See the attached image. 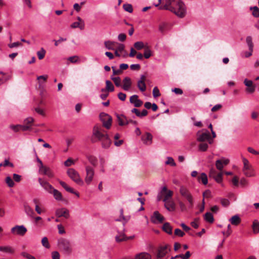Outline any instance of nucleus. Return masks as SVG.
<instances>
[{
  "label": "nucleus",
  "mask_w": 259,
  "mask_h": 259,
  "mask_svg": "<svg viewBox=\"0 0 259 259\" xmlns=\"http://www.w3.org/2000/svg\"><path fill=\"white\" fill-rule=\"evenodd\" d=\"M163 9L168 10L180 18L185 16L187 10L184 3L182 0H163Z\"/></svg>",
  "instance_id": "f257e3e1"
},
{
  "label": "nucleus",
  "mask_w": 259,
  "mask_h": 259,
  "mask_svg": "<svg viewBox=\"0 0 259 259\" xmlns=\"http://www.w3.org/2000/svg\"><path fill=\"white\" fill-rule=\"evenodd\" d=\"M91 141L93 143L100 141L102 147L105 149L108 148L111 143L107 133L103 129V126L99 124L95 125L93 127Z\"/></svg>",
  "instance_id": "f03ea898"
},
{
  "label": "nucleus",
  "mask_w": 259,
  "mask_h": 259,
  "mask_svg": "<svg viewBox=\"0 0 259 259\" xmlns=\"http://www.w3.org/2000/svg\"><path fill=\"white\" fill-rule=\"evenodd\" d=\"M57 245L59 250L64 254L69 255L72 253V244L69 239L61 238L58 240Z\"/></svg>",
  "instance_id": "7ed1b4c3"
},
{
  "label": "nucleus",
  "mask_w": 259,
  "mask_h": 259,
  "mask_svg": "<svg viewBox=\"0 0 259 259\" xmlns=\"http://www.w3.org/2000/svg\"><path fill=\"white\" fill-rule=\"evenodd\" d=\"M243 167L242 171L244 175L247 177H252L255 176V172L249 161L245 157H242Z\"/></svg>",
  "instance_id": "20e7f679"
},
{
  "label": "nucleus",
  "mask_w": 259,
  "mask_h": 259,
  "mask_svg": "<svg viewBox=\"0 0 259 259\" xmlns=\"http://www.w3.org/2000/svg\"><path fill=\"white\" fill-rule=\"evenodd\" d=\"M67 175L69 178L77 184L80 186L83 185V180L80 178L78 172L74 169L69 168L67 170Z\"/></svg>",
  "instance_id": "39448f33"
},
{
  "label": "nucleus",
  "mask_w": 259,
  "mask_h": 259,
  "mask_svg": "<svg viewBox=\"0 0 259 259\" xmlns=\"http://www.w3.org/2000/svg\"><path fill=\"white\" fill-rule=\"evenodd\" d=\"M180 193L182 196L188 201L189 207H192L193 205V198L189 190L186 187L181 186L180 188Z\"/></svg>",
  "instance_id": "423d86ee"
},
{
  "label": "nucleus",
  "mask_w": 259,
  "mask_h": 259,
  "mask_svg": "<svg viewBox=\"0 0 259 259\" xmlns=\"http://www.w3.org/2000/svg\"><path fill=\"white\" fill-rule=\"evenodd\" d=\"M100 118L103 123V126L106 129L110 128L112 124V118L110 115L102 112L100 114Z\"/></svg>",
  "instance_id": "0eeeda50"
},
{
  "label": "nucleus",
  "mask_w": 259,
  "mask_h": 259,
  "mask_svg": "<svg viewBox=\"0 0 259 259\" xmlns=\"http://www.w3.org/2000/svg\"><path fill=\"white\" fill-rule=\"evenodd\" d=\"M86 175L84 178V181L87 185H90L95 175L94 169L91 166L88 165L85 166Z\"/></svg>",
  "instance_id": "6e6552de"
},
{
  "label": "nucleus",
  "mask_w": 259,
  "mask_h": 259,
  "mask_svg": "<svg viewBox=\"0 0 259 259\" xmlns=\"http://www.w3.org/2000/svg\"><path fill=\"white\" fill-rule=\"evenodd\" d=\"M27 231L26 228L23 225H16L11 229V232L13 234L21 236H23Z\"/></svg>",
  "instance_id": "1a4fd4ad"
},
{
  "label": "nucleus",
  "mask_w": 259,
  "mask_h": 259,
  "mask_svg": "<svg viewBox=\"0 0 259 259\" xmlns=\"http://www.w3.org/2000/svg\"><path fill=\"white\" fill-rule=\"evenodd\" d=\"M197 141L199 142H204L207 141L209 144H211L213 140L210 137V135L208 132H205L203 133H197Z\"/></svg>",
  "instance_id": "9d476101"
},
{
  "label": "nucleus",
  "mask_w": 259,
  "mask_h": 259,
  "mask_svg": "<svg viewBox=\"0 0 259 259\" xmlns=\"http://www.w3.org/2000/svg\"><path fill=\"white\" fill-rule=\"evenodd\" d=\"M169 251L170 248L168 245L159 247L156 254L157 259H164V256Z\"/></svg>",
  "instance_id": "9b49d317"
},
{
  "label": "nucleus",
  "mask_w": 259,
  "mask_h": 259,
  "mask_svg": "<svg viewBox=\"0 0 259 259\" xmlns=\"http://www.w3.org/2000/svg\"><path fill=\"white\" fill-rule=\"evenodd\" d=\"M38 182L41 186L44 189H45L49 193H52L54 188L51 185H50L47 181L42 180V179L40 178L38 179Z\"/></svg>",
  "instance_id": "f8f14e48"
},
{
  "label": "nucleus",
  "mask_w": 259,
  "mask_h": 259,
  "mask_svg": "<svg viewBox=\"0 0 259 259\" xmlns=\"http://www.w3.org/2000/svg\"><path fill=\"white\" fill-rule=\"evenodd\" d=\"M39 171L40 174L47 175L50 178H52L54 176V175L50 168L44 165L39 166Z\"/></svg>",
  "instance_id": "ddd939ff"
},
{
  "label": "nucleus",
  "mask_w": 259,
  "mask_h": 259,
  "mask_svg": "<svg viewBox=\"0 0 259 259\" xmlns=\"http://www.w3.org/2000/svg\"><path fill=\"white\" fill-rule=\"evenodd\" d=\"M0 251L6 253L13 254L15 252V249L11 246L4 245L0 246Z\"/></svg>",
  "instance_id": "4468645a"
},
{
  "label": "nucleus",
  "mask_w": 259,
  "mask_h": 259,
  "mask_svg": "<svg viewBox=\"0 0 259 259\" xmlns=\"http://www.w3.org/2000/svg\"><path fill=\"white\" fill-rule=\"evenodd\" d=\"M164 217L160 214L158 211H155L153 213L152 217V221L154 223H162L164 221Z\"/></svg>",
  "instance_id": "2eb2a0df"
},
{
  "label": "nucleus",
  "mask_w": 259,
  "mask_h": 259,
  "mask_svg": "<svg viewBox=\"0 0 259 259\" xmlns=\"http://www.w3.org/2000/svg\"><path fill=\"white\" fill-rule=\"evenodd\" d=\"M116 117L118 124L120 126H123L130 123V121L128 120L127 118L122 114H116Z\"/></svg>",
  "instance_id": "dca6fc26"
},
{
  "label": "nucleus",
  "mask_w": 259,
  "mask_h": 259,
  "mask_svg": "<svg viewBox=\"0 0 259 259\" xmlns=\"http://www.w3.org/2000/svg\"><path fill=\"white\" fill-rule=\"evenodd\" d=\"M130 101L134 104L136 107H139L142 105L143 102L138 99V96L136 95L132 96L130 97Z\"/></svg>",
  "instance_id": "f3484780"
},
{
  "label": "nucleus",
  "mask_w": 259,
  "mask_h": 259,
  "mask_svg": "<svg viewBox=\"0 0 259 259\" xmlns=\"http://www.w3.org/2000/svg\"><path fill=\"white\" fill-rule=\"evenodd\" d=\"M56 215L59 218L64 217L65 218H68L69 217V213L67 209L65 208H60L56 210Z\"/></svg>",
  "instance_id": "a211bd4d"
},
{
  "label": "nucleus",
  "mask_w": 259,
  "mask_h": 259,
  "mask_svg": "<svg viewBox=\"0 0 259 259\" xmlns=\"http://www.w3.org/2000/svg\"><path fill=\"white\" fill-rule=\"evenodd\" d=\"M132 83L131 79L129 77L126 76L124 77L123 80L122 89L124 91H128L131 87Z\"/></svg>",
  "instance_id": "6ab92c4d"
},
{
  "label": "nucleus",
  "mask_w": 259,
  "mask_h": 259,
  "mask_svg": "<svg viewBox=\"0 0 259 259\" xmlns=\"http://www.w3.org/2000/svg\"><path fill=\"white\" fill-rule=\"evenodd\" d=\"M164 206L169 211H174L176 210V203L173 200L164 202Z\"/></svg>",
  "instance_id": "aec40b11"
},
{
  "label": "nucleus",
  "mask_w": 259,
  "mask_h": 259,
  "mask_svg": "<svg viewBox=\"0 0 259 259\" xmlns=\"http://www.w3.org/2000/svg\"><path fill=\"white\" fill-rule=\"evenodd\" d=\"M59 182L60 184L61 185V186L62 187H63L66 190V191H67V192H69L70 193H71L72 194H74L78 197H79V195L78 193L75 192L74 191V190L72 188L69 187L66 183H65L64 182H63L62 181H59Z\"/></svg>",
  "instance_id": "412c9836"
},
{
  "label": "nucleus",
  "mask_w": 259,
  "mask_h": 259,
  "mask_svg": "<svg viewBox=\"0 0 259 259\" xmlns=\"http://www.w3.org/2000/svg\"><path fill=\"white\" fill-rule=\"evenodd\" d=\"M142 140L144 144L150 145L152 143V135L149 133H146L145 135L142 137Z\"/></svg>",
  "instance_id": "4be33fe9"
},
{
  "label": "nucleus",
  "mask_w": 259,
  "mask_h": 259,
  "mask_svg": "<svg viewBox=\"0 0 259 259\" xmlns=\"http://www.w3.org/2000/svg\"><path fill=\"white\" fill-rule=\"evenodd\" d=\"M229 221L232 225L237 226L240 224L241 219L238 215H235L230 219Z\"/></svg>",
  "instance_id": "5701e85b"
},
{
  "label": "nucleus",
  "mask_w": 259,
  "mask_h": 259,
  "mask_svg": "<svg viewBox=\"0 0 259 259\" xmlns=\"http://www.w3.org/2000/svg\"><path fill=\"white\" fill-rule=\"evenodd\" d=\"M135 259H151V257L148 253L142 252L137 254Z\"/></svg>",
  "instance_id": "b1692460"
},
{
  "label": "nucleus",
  "mask_w": 259,
  "mask_h": 259,
  "mask_svg": "<svg viewBox=\"0 0 259 259\" xmlns=\"http://www.w3.org/2000/svg\"><path fill=\"white\" fill-rule=\"evenodd\" d=\"M130 239L133 238V237H130ZM129 239V238H127L125 237V234L123 233H119L115 237V240L117 242H121L122 241H125Z\"/></svg>",
  "instance_id": "393cba45"
},
{
  "label": "nucleus",
  "mask_w": 259,
  "mask_h": 259,
  "mask_svg": "<svg viewBox=\"0 0 259 259\" xmlns=\"http://www.w3.org/2000/svg\"><path fill=\"white\" fill-rule=\"evenodd\" d=\"M24 210L26 214L30 217H32L34 212L32 208L27 204H25L24 205Z\"/></svg>",
  "instance_id": "a878e982"
},
{
  "label": "nucleus",
  "mask_w": 259,
  "mask_h": 259,
  "mask_svg": "<svg viewBox=\"0 0 259 259\" xmlns=\"http://www.w3.org/2000/svg\"><path fill=\"white\" fill-rule=\"evenodd\" d=\"M162 229L168 234H172V227L169 223H165L162 226Z\"/></svg>",
  "instance_id": "bb28decb"
},
{
  "label": "nucleus",
  "mask_w": 259,
  "mask_h": 259,
  "mask_svg": "<svg viewBox=\"0 0 259 259\" xmlns=\"http://www.w3.org/2000/svg\"><path fill=\"white\" fill-rule=\"evenodd\" d=\"M204 220L209 223H212L214 222V218L211 213L206 212L204 216Z\"/></svg>",
  "instance_id": "cd10ccee"
},
{
  "label": "nucleus",
  "mask_w": 259,
  "mask_h": 259,
  "mask_svg": "<svg viewBox=\"0 0 259 259\" xmlns=\"http://www.w3.org/2000/svg\"><path fill=\"white\" fill-rule=\"evenodd\" d=\"M198 181H201L204 185H206L208 183L207 175L205 173H201L200 176L198 177Z\"/></svg>",
  "instance_id": "c85d7f7f"
},
{
  "label": "nucleus",
  "mask_w": 259,
  "mask_h": 259,
  "mask_svg": "<svg viewBox=\"0 0 259 259\" xmlns=\"http://www.w3.org/2000/svg\"><path fill=\"white\" fill-rule=\"evenodd\" d=\"M246 42L248 47L249 50L253 51V44L252 42V37L250 36H248L246 38Z\"/></svg>",
  "instance_id": "c756f323"
},
{
  "label": "nucleus",
  "mask_w": 259,
  "mask_h": 259,
  "mask_svg": "<svg viewBox=\"0 0 259 259\" xmlns=\"http://www.w3.org/2000/svg\"><path fill=\"white\" fill-rule=\"evenodd\" d=\"M51 194H53L54 198L57 200H61L62 199V196L61 192L57 189H54Z\"/></svg>",
  "instance_id": "7c9ffc66"
},
{
  "label": "nucleus",
  "mask_w": 259,
  "mask_h": 259,
  "mask_svg": "<svg viewBox=\"0 0 259 259\" xmlns=\"http://www.w3.org/2000/svg\"><path fill=\"white\" fill-rule=\"evenodd\" d=\"M116 44V42H115L114 41H109V40L106 41L104 42L105 47L107 49L110 50H114V46L115 44Z\"/></svg>",
  "instance_id": "2f4dec72"
},
{
  "label": "nucleus",
  "mask_w": 259,
  "mask_h": 259,
  "mask_svg": "<svg viewBox=\"0 0 259 259\" xmlns=\"http://www.w3.org/2000/svg\"><path fill=\"white\" fill-rule=\"evenodd\" d=\"M71 27L72 28H75L78 27L81 30H82L84 29V23L81 22V23H80L79 22H75L71 25Z\"/></svg>",
  "instance_id": "473e14b6"
},
{
  "label": "nucleus",
  "mask_w": 259,
  "mask_h": 259,
  "mask_svg": "<svg viewBox=\"0 0 259 259\" xmlns=\"http://www.w3.org/2000/svg\"><path fill=\"white\" fill-rule=\"evenodd\" d=\"M106 90L108 92H113L114 90V85L110 80L106 81Z\"/></svg>",
  "instance_id": "72a5a7b5"
},
{
  "label": "nucleus",
  "mask_w": 259,
  "mask_h": 259,
  "mask_svg": "<svg viewBox=\"0 0 259 259\" xmlns=\"http://www.w3.org/2000/svg\"><path fill=\"white\" fill-rule=\"evenodd\" d=\"M137 86L141 92H143L146 90V84L145 82H142V81H138Z\"/></svg>",
  "instance_id": "f704fd0d"
},
{
  "label": "nucleus",
  "mask_w": 259,
  "mask_h": 259,
  "mask_svg": "<svg viewBox=\"0 0 259 259\" xmlns=\"http://www.w3.org/2000/svg\"><path fill=\"white\" fill-rule=\"evenodd\" d=\"M8 79H9L8 76L4 73L3 72H0V85L3 84Z\"/></svg>",
  "instance_id": "c9c22d12"
},
{
  "label": "nucleus",
  "mask_w": 259,
  "mask_h": 259,
  "mask_svg": "<svg viewBox=\"0 0 259 259\" xmlns=\"http://www.w3.org/2000/svg\"><path fill=\"white\" fill-rule=\"evenodd\" d=\"M252 229L254 233L259 232V222L254 221L252 224Z\"/></svg>",
  "instance_id": "e433bc0d"
},
{
  "label": "nucleus",
  "mask_w": 259,
  "mask_h": 259,
  "mask_svg": "<svg viewBox=\"0 0 259 259\" xmlns=\"http://www.w3.org/2000/svg\"><path fill=\"white\" fill-rule=\"evenodd\" d=\"M111 79L113 80L116 87H120L121 85V79L119 77H111Z\"/></svg>",
  "instance_id": "4c0bfd02"
},
{
  "label": "nucleus",
  "mask_w": 259,
  "mask_h": 259,
  "mask_svg": "<svg viewBox=\"0 0 259 259\" xmlns=\"http://www.w3.org/2000/svg\"><path fill=\"white\" fill-rule=\"evenodd\" d=\"M250 10H252V15L255 17H259V9L257 6L250 7Z\"/></svg>",
  "instance_id": "58836bf2"
},
{
  "label": "nucleus",
  "mask_w": 259,
  "mask_h": 259,
  "mask_svg": "<svg viewBox=\"0 0 259 259\" xmlns=\"http://www.w3.org/2000/svg\"><path fill=\"white\" fill-rule=\"evenodd\" d=\"M41 244L42 246L46 247V248H49L50 247L48 239L46 237H44V238H42L41 240Z\"/></svg>",
  "instance_id": "ea45409f"
},
{
  "label": "nucleus",
  "mask_w": 259,
  "mask_h": 259,
  "mask_svg": "<svg viewBox=\"0 0 259 259\" xmlns=\"http://www.w3.org/2000/svg\"><path fill=\"white\" fill-rule=\"evenodd\" d=\"M48 78V76L47 75H40L38 76L37 77V79L39 81V85H40L43 81L44 82H46L47 79Z\"/></svg>",
  "instance_id": "a19ab883"
},
{
  "label": "nucleus",
  "mask_w": 259,
  "mask_h": 259,
  "mask_svg": "<svg viewBox=\"0 0 259 259\" xmlns=\"http://www.w3.org/2000/svg\"><path fill=\"white\" fill-rule=\"evenodd\" d=\"M123 9L129 13H132L133 11L132 5L129 4H125L123 5Z\"/></svg>",
  "instance_id": "79ce46f5"
},
{
  "label": "nucleus",
  "mask_w": 259,
  "mask_h": 259,
  "mask_svg": "<svg viewBox=\"0 0 259 259\" xmlns=\"http://www.w3.org/2000/svg\"><path fill=\"white\" fill-rule=\"evenodd\" d=\"M173 194V192L171 190H168L167 192L165 193V195L163 199V202H166V201H168V199L172 197Z\"/></svg>",
  "instance_id": "37998d69"
},
{
  "label": "nucleus",
  "mask_w": 259,
  "mask_h": 259,
  "mask_svg": "<svg viewBox=\"0 0 259 259\" xmlns=\"http://www.w3.org/2000/svg\"><path fill=\"white\" fill-rule=\"evenodd\" d=\"M46 54V51L43 48H41L39 51L37 52L38 58L39 60L42 59Z\"/></svg>",
  "instance_id": "c03bdc74"
},
{
  "label": "nucleus",
  "mask_w": 259,
  "mask_h": 259,
  "mask_svg": "<svg viewBox=\"0 0 259 259\" xmlns=\"http://www.w3.org/2000/svg\"><path fill=\"white\" fill-rule=\"evenodd\" d=\"M134 47L138 50H140L144 47L142 41H137L134 44Z\"/></svg>",
  "instance_id": "a18cd8bd"
},
{
  "label": "nucleus",
  "mask_w": 259,
  "mask_h": 259,
  "mask_svg": "<svg viewBox=\"0 0 259 259\" xmlns=\"http://www.w3.org/2000/svg\"><path fill=\"white\" fill-rule=\"evenodd\" d=\"M6 183L10 187H13L14 186V182L10 176L6 177Z\"/></svg>",
  "instance_id": "49530a36"
},
{
  "label": "nucleus",
  "mask_w": 259,
  "mask_h": 259,
  "mask_svg": "<svg viewBox=\"0 0 259 259\" xmlns=\"http://www.w3.org/2000/svg\"><path fill=\"white\" fill-rule=\"evenodd\" d=\"M88 159L89 160V161H90V162L94 166H96L97 164V159L93 156H88Z\"/></svg>",
  "instance_id": "de8ad7c7"
},
{
  "label": "nucleus",
  "mask_w": 259,
  "mask_h": 259,
  "mask_svg": "<svg viewBox=\"0 0 259 259\" xmlns=\"http://www.w3.org/2000/svg\"><path fill=\"white\" fill-rule=\"evenodd\" d=\"M165 164L167 165L169 164L173 166H175L176 165L174 159L171 157H168L167 158V160L165 161Z\"/></svg>",
  "instance_id": "09e8293b"
},
{
  "label": "nucleus",
  "mask_w": 259,
  "mask_h": 259,
  "mask_svg": "<svg viewBox=\"0 0 259 259\" xmlns=\"http://www.w3.org/2000/svg\"><path fill=\"white\" fill-rule=\"evenodd\" d=\"M208 144L206 143H202L199 146V149L201 151H205L208 148Z\"/></svg>",
  "instance_id": "8fccbe9b"
},
{
  "label": "nucleus",
  "mask_w": 259,
  "mask_h": 259,
  "mask_svg": "<svg viewBox=\"0 0 259 259\" xmlns=\"http://www.w3.org/2000/svg\"><path fill=\"white\" fill-rule=\"evenodd\" d=\"M217 168L219 170H222L224 167V165L221 160H217L215 162Z\"/></svg>",
  "instance_id": "3c124183"
},
{
  "label": "nucleus",
  "mask_w": 259,
  "mask_h": 259,
  "mask_svg": "<svg viewBox=\"0 0 259 259\" xmlns=\"http://www.w3.org/2000/svg\"><path fill=\"white\" fill-rule=\"evenodd\" d=\"M21 255L27 259H36L34 256L25 251L22 252Z\"/></svg>",
  "instance_id": "603ef678"
},
{
  "label": "nucleus",
  "mask_w": 259,
  "mask_h": 259,
  "mask_svg": "<svg viewBox=\"0 0 259 259\" xmlns=\"http://www.w3.org/2000/svg\"><path fill=\"white\" fill-rule=\"evenodd\" d=\"M222 172H220L216 176H214L213 178L215 179V181L219 183H220L222 181Z\"/></svg>",
  "instance_id": "864d4df0"
},
{
  "label": "nucleus",
  "mask_w": 259,
  "mask_h": 259,
  "mask_svg": "<svg viewBox=\"0 0 259 259\" xmlns=\"http://www.w3.org/2000/svg\"><path fill=\"white\" fill-rule=\"evenodd\" d=\"M153 96L154 98L159 97L160 93L157 87H155L153 90Z\"/></svg>",
  "instance_id": "5fc2aeb1"
},
{
  "label": "nucleus",
  "mask_w": 259,
  "mask_h": 259,
  "mask_svg": "<svg viewBox=\"0 0 259 259\" xmlns=\"http://www.w3.org/2000/svg\"><path fill=\"white\" fill-rule=\"evenodd\" d=\"M10 128L12 129L14 132H17L20 130L21 125L17 124V125H11L10 126Z\"/></svg>",
  "instance_id": "6e6d98bb"
},
{
  "label": "nucleus",
  "mask_w": 259,
  "mask_h": 259,
  "mask_svg": "<svg viewBox=\"0 0 259 259\" xmlns=\"http://www.w3.org/2000/svg\"><path fill=\"white\" fill-rule=\"evenodd\" d=\"M221 203L224 207H227L230 204V201L228 199L225 198L221 199Z\"/></svg>",
  "instance_id": "4d7b16f0"
},
{
  "label": "nucleus",
  "mask_w": 259,
  "mask_h": 259,
  "mask_svg": "<svg viewBox=\"0 0 259 259\" xmlns=\"http://www.w3.org/2000/svg\"><path fill=\"white\" fill-rule=\"evenodd\" d=\"M151 56V52L150 49L147 48L145 50L144 56L146 59L149 58Z\"/></svg>",
  "instance_id": "13d9d810"
},
{
  "label": "nucleus",
  "mask_w": 259,
  "mask_h": 259,
  "mask_svg": "<svg viewBox=\"0 0 259 259\" xmlns=\"http://www.w3.org/2000/svg\"><path fill=\"white\" fill-rule=\"evenodd\" d=\"M78 57L74 56L68 58V60L72 63H75L78 61Z\"/></svg>",
  "instance_id": "bf43d9fd"
},
{
  "label": "nucleus",
  "mask_w": 259,
  "mask_h": 259,
  "mask_svg": "<svg viewBox=\"0 0 259 259\" xmlns=\"http://www.w3.org/2000/svg\"><path fill=\"white\" fill-rule=\"evenodd\" d=\"M111 68L112 69L113 74L114 75H118V74H121L122 73V71H121L120 68L118 69H116L115 67H114V66H112L111 67Z\"/></svg>",
  "instance_id": "052dcab7"
},
{
  "label": "nucleus",
  "mask_w": 259,
  "mask_h": 259,
  "mask_svg": "<svg viewBox=\"0 0 259 259\" xmlns=\"http://www.w3.org/2000/svg\"><path fill=\"white\" fill-rule=\"evenodd\" d=\"M175 234L180 237H183L185 235V233L181 230L178 228L175 229Z\"/></svg>",
  "instance_id": "680f3d73"
},
{
  "label": "nucleus",
  "mask_w": 259,
  "mask_h": 259,
  "mask_svg": "<svg viewBox=\"0 0 259 259\" xmlns=\"http://www.w3.org/2000/svg\"><path fill=\"white\" fill-rule=\"evenodd\" d=\"M22 46V44L19 41L15 42L10 44L8 45V47L10 48H16V47H18L19 46Z\"/></svg>",
  "instance_id": "e2e57ef3"
},
{
  "label": "nucleus",
  "mask_w": 259,
  "mask_h": 259,
  "mask_svg": "<svg viewBox=\"0 0 259 259\" xmlns=\"http://www.w3.org/2000/svg\"><path fill=\"white\" fill-rule=\"evenodd\" d=\"M52 257L53 259H60V255L58 251H55L52 252Z\"/></svg>",
  "instance_id": "0e129e2a"
},
{
  "label": "nucleus",
  "mask_w": 259,
  "mask_h": 259,
  "mask_svg": "<svg viewBox=\"0 0 259 259\" xmlns=\"http://www.w3.org/2000/svg\"><path fill=\"white\" fill-rule=\"evenodd\" d=\"M240 184L242 186V187H245V186H246L248 185V181L243 178H241L240 181Z\"/></svg>",
  "instance_id": "69168bd1"
},
{
  "label": "nucleus",
  "mask_w": 259,
  "mask_h": 259,
  "mask_svg": "<svg viewBox=\"0 0 259 259\" xmlns=\"http://www.w3.org/2000/svg\"><path fill=\"white\" fill-rule=\"evenodd\" d=\"M255 90V87L254 85L250 86V87H247L246 89V91L250 94H252L254 92Z\"/></svg>",
  "instance_id": "338daca9"
},
{
  "label": "nucleus",
  "mask_w": 259,
  "mask_h": 259,
  "mask_svg": "<svg viewBox=\"0 0 259 259\" xmlns=\"http://www.w3.org/2000/svg\"><path fill=\"white\" fill-rule=\"evenodd\" d=\"M191 255V253L189 251H187L185 254H181V258L182 259H188Z\"/></svg>",
  "instance_id": "774afa93"
}]
</instances>
